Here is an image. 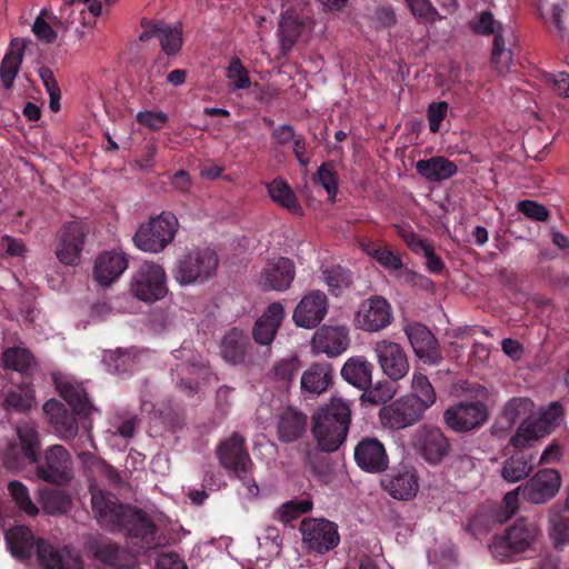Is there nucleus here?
I'll use <instances>...</instances> for the list:
<instances>
[{
  "label": "nucleus",
  "instance_id": "7c9ffc66",
  "mask_svg": "<svg viewBox=\"0 0 569 569\" xmlns=\"http://www.w3.org/2000/svg\"><path fill=\"white\" fill-rule=\"evenodd\" d=\"M249 349L250 339L248 335L239 328H232L227 331L220 342L221 358L231 366L243 365Z\"/></svg>",
  "mask_w": 569,
  "mask_h": 569
},
{
  "label": "nucleus",
  "instance_id": "bf43d9fd",
  "mask_svg": "<svg viewBox=\"0 0 569 569\" xmlns=\"http://www.w3.org/2000/svg\"><path fill=\"white\" fill-rule=\"evenodd\" d=\"M517 210L526 218L538 222H547L550 218V212L541 203L533 200H521L517 203Z\"/></svg>",
  "mask_w": 569,
  "mask_h": 569
},
{
  "label": "nucleus",
  "instance_id": "c756f323",
  "mask_svg": "<svg viewBox=\"0 0 569 569\" xmlns=\"http://www.w3.org/2000/svg\"><path fill=\"white\" fill-rule=\"evenodd\" d=\"M3 538L7 549L19 561L29 560L37 551L38 539L27 526L18 525L9 528L4 531Z\"/></svg>",
  "mask_w": 569,
  "mask_h": 569
},
{
  "label": "nucleus",
  "instance_id": "0eeeda50",
  "mask_svg": "<svg viewBox=\"0 0 569 569\" xmlns=\"http://www.w3.org/2000/svg\"><path fill=\"white\" fill-rule=\"evenodd\" d=\"M130 290L137 299L144 302L164 298L168 288L163 268L154 262H143L131 278Z\"/></svg>",
  "mask_w": 569,
  "mask_h": 569
},
{
  "label": "nucleus",
  "instance_id": "680f3d73",
  "mask_svg": "<svg viewBox=\"0 0 569 569\" xmlns=\"http://www.w3.org/2000/svg\"><path fill=\"white\" fill-rule=\"evenodd\" d=\"M168 114L163 111H139L136 121L151 131H160L168 122Z\"/></svg>",
  "mask_w": 569,
  "mask_h": 569
},
{
  "label": "nucleus",
  "instance_id": "13d9d810",
  "mask_svg": "<svg viewBox=\"0 0 569 569\" xmlns=\"http://www.w3.org/2000/svg\"><path fill=\"white\" fill-rule=\"evenodd\" d=\"M395 395V388L389 382H378L373 388H368L361 396L363 402L371 405L386 403Z\"/></svg>",
  "mask_w": 569,
  "mask_h": 569
},
{
  "label": "nucleus",
  "instance_id": "423d86ee",
  "mask_svg": "<svg viewBox=\"0 0 569 569\" xmlns=\"http://www.w3.org/2000/svg\"><path fill=\"white\" fill-rule=\"evenodd\" d=\"M219 263L217 252L211 248L189 250L177 261L176 279L182 284L210 278Z\"/></svg>",
  "mask_w": 569,
  "mask_h": 569
},
{
  "label": "nucleus",
  "instance_id": "58836bf2",
  "mask_svg": "<svg viewBox=\"0 0 569 569\" xmlns=\"http://www.w3.org/2000/svg\"><path fill=\"white\" fill-rule=\"evenodd\" d=\"M532 459L530 453L517 451L503 461L501 477L511 483L526 479L533 470Z\"/></svg>",
  "mask_w": 569,
  "mask_h": 569
},
{
  "label": "nucleus",
  "instance_id": "f8f14e48",
  "mask_svg": "<svg viewBox=\"0 0 569 569\" xmlns=\"http://www.w3.org/2000/svg\"><path fill=\"white\" fill-rule=\"evenodd\" d=\"M426 410L416 397L405 396L380 409V419L385 427L405 429L417 423Z\"/></svg>",
  "mask_w": 569,
  "mask_h": 569
},
{
  "label": "nucleus",
  "instance_id": "ddd939ff",
  "mask_svg": "<svg viewBox=\"0 0 569 569\" xmlns=\"http://www.w3.org/2000/svg\"><path fill=\"white\" fill-rule=\"evenodd\" d=\"M487 419V406L480 401H462L443 412V420L448 428L459 433L479 428Z\"/></svg>",
  "mask_w": 569,
  "mask_h": 569
},
{
  "label": "nucleus",
  "instance_id": "603ef678",
  "mask_svg": "<svg viewBox=\"0 0 569 569\" xmlns=\"http://www.w3.org/2000/svg\"><path fill=\"white\" fill-rule=\"evenodd\" d=\"M300 366V360L297 356L281 359L276 362L272 368L273 377L276 380L282 382L286 386H289L295 376L298 373Z\"/></svg>",
  "mask_w": 569,
  "mask_h": 569
},
{
  "label": "nucleus",
  "instance_id": "0e129e2a",
  "mask_svg": "<svg viewBox=\"0 0 569 569\" xmlns=\"http://www.w3.org/2000/svg\"><path fill=\"white\" fill-rule=\"evenodd\" d=\"M470 28L477 34L489 36L500 33V24L495 20L490 11H482L476 21L470 23Z\"/></svg>",
  "mask_w": 569,
  "mask_h": 569
},
{
  "label": "nucleus",
  "instance_id": "2eb2a0df",
  "mask_svg": "<svg viewBox=\"0 0 569 569\" xmlns=\"http://www.w3.org/2000/svg\"><path fill=\"white\" fill-rule=\"evenodd\" d=\"M142 32L139 40L147 42L152 38H157L161 50L168 56H176L182 48L183 37L180 23L171 26L162 20H150L142 18L140 21Z\"/></svg>",
  "mask_w": 569,
  "mask_h": 569
},
{
  "label": "nucleus",
  "instance_id": "c85d7f7f",
  "mask_svg": "<svg viewBox=\"0 0 569 569\" xmlns=\"http://www.w3.org/2000/svg\"><path fill=\"white\" fill-rule=\"evenodd\" d=\"M309 426L308 416L292 407L284 409L277 420V437L282 443H292L300 440Z\"/></svg>",
  "mask_w": 569,
  "mask_h": 569
},
{
  "label": "nucleus",
  "instance_id": "774afa93",
  "mask_svg": "<svg viewBox=\"0 0 569 569\" xmlns=\"http://www.w3.org/2000/svg\"><path fill=\"white\" fill-rule=\"evenodd\" d=\"M156 569H188L184 560L176 552L162 553L158 557Z\"/></svg>",
  "mask_w": 569,
  "mask_h": 569
},
{
  "label": "nucleus",
  "instance_id": "f704fd0d",
  "mask_svg": "<svg viewBox=\"0 0 569 569\" xmlns=\"http://www.w3.org/2000/svg\"><path fill=\"white\" fill-rule=\"evenodd\" d=\"M417 172L430 182H440L448 180L458 172L455 162L442 156L431 157L429 159L418 160L416 163Z\"/></svg>",
  "mask_w": 569,
  "mask_h": 569
},
{
  "label": "nucleus",
  "instance_id": "ea45409f",
  "mask_svg": "<svg viewBox=\"0 0 569 569\" xmlns=\"http://www.w3.org/2000/svg\"><path fill=\"white\" fill-rule=\"evenodd\" d=\"M267 189L273 202L280 204L292 214H303V209L296 193L283 178L277 177L267 186Z\"/></svg>",
  "mask_w": 569,
  "mask_h": 569
},
{
  "label": "nucleus",
  "instance_id": "4c0bfd02",
  "mask_svg": "<svg viewBox=\"0 0 569 569\" xmlns=\"http://www.w3.org/2000/svg\"><path fill=\"white\" fill-rule=\"evenodd\" d=\"M140 351L136 347L106 351L103 362L112 373H127L138 367Z\"/></svg>",
  "mask_w": 569,
  "mask_h": 569
},
{
  "label": "nucleus",
  "instance_id": "6e6552de",
  "mask_svg": "<svg viewBox=\"0 0 569 569\" xmlns=\"http://www.w3.org/2000/svg\"><path fill=\"white\" fill-rule=\"evenodd\" d=\"M222 468L249 486L252 460L246 447V439L238 432L222 440L216 449Z\"/></svg>",
  "mask_w": 569,
  "mask_h": 569
},
{
  "label": "nucleus",
  "instance_id": "cd10ccee",
  "mask_svg": "<svg viewBox=\"0 0 569 569\" xmlns=\"http://www.w3.org/2000/svg\"><path fill=\"white\" fill-rule=\"evenodd\" d=\"M284 319V309L280 302L270 303L256 320L252 338L260 346H270Z\"/></svg>",
  "mask_w": 569,
  "mask_h": 569
},
{
  "label": "nucleus",
  "instance_id": "e2e57ef3",
  "mask_svg": "<svg viewBox=\"0 0 569 569\" xmlns=\"http://www.w3.org/2000/svg\"><path fill=\"white\" fill-rule=\"evenodd\" d=\"M449 104L446 101L431 102L427 108V119L429 130L437 133L440 130L441 123L447 117Z\"/></svg>",
  "mask_w": 569,
  "mask_h": 569
},
{
  "label": "nucleus",
  "instance_id": "a878e982",
  "mask_svg": "<svg viewBox=\"0 0 569 569\" xmlns=\"http://www.w3.org/2000/svg\"><path fill=\"white\" fill-rule=\"evenodd\" d=\"M128 264L129 260L124 252H101L94 262L93 278L100 286L108 287L127 270Z\"/></svg>",
  "mask_w": 569,
  "mask_h": 569
},
{
  "label": "nucleus",
  "instance_id": "20e7f679",
  "mask_svg": "<svg viewBox=\"0 0 569 569\" xmlns=\"http://www.w3.org/2000/svg\"><path fill=\"white\" fill-rule=\"evenodd\" d=\"M351 423L350 405L333 397L312 416V435L323 452H335L346 441Z\"/></svg>",
  "mask_w": 569,
  "mask_h": 569
},
{
  "label": "nucleus",
  "instance_id": "a211bd4d",
  "mask_svg": "<svg viewBox=\"0 0 569 569\" xmlns=\"http://www.w3.org/2000/svg\"><path fill=\"white\" fill-rule=\"evenodd\" d=\"M392 309L381 296H372L360 303L356 315L358 327L365 331L377 332L391 323Z\"/></svg>",
  "mask_w": 569,
  "mask_h": 569
},
{
  "label": "nucleus",
  "instance_id": "7ed1b4c3",
  "mask_svg": "<svg viewBox=\"0 0 569 569\" xmlns=\"http://www.w3.org/2000/svg\"><path fill=\"white\" fill-rule=\"evenodd\" d=\"M58 390L72 411H69L61 401L50 399L43 405L48 423L64 440L74 438L78 435L79 426L89 432L92 428L91 416L98 409L90 401L84 386L68 381L59 383Z\"/></svg>",
  "mask_w": 569,
  "mask_h": 569
},
{
  "label": "nucleus",
  "instance_id": "9b49d317",
  "mask_svg": "<svg viewBox=\"0 0 569 569\" xmlns=\"http://www.w3.org/2000/svg\"><path fill=\"white\" fill-rule=\"evenodd\" d=\"M302 542L309 550L323 555L340 543L337 523L326 518H305L299 527Z\"/></svg>",
  "mask_w": 569,
  "mask_h": 569
},
{
  "label": "nucleus",
  "instance_id": "09e8293b",
  "mask_svg": "<svg viewBox=\"0 0 569 569\" xmlns=\"http://www.w3.org/2000/svg\"><path fill=\"white\" fill-rule=\"evenodd\" d=\"M315 180L327 191L331 200L336 199L339 189V178L332 161H326L318 168Z\"/></svg>",
  "mask_w": 569,
  "mask_h": 569
},
{
  "label": "nucleus",
  "instance_id": "b1692460",
  "mask_svg": "<svg viewBox=\"0 0 569 569\" xmlns=\"http://www.w3.org/2000/svg\"><path fill=\"white\" fill-rule=\"evenodd\" d=\"M296 276L292 260L280 257L268 261L260 273L259 284L263 290L284 291L289 289Z\"/></svg>",
  "mask_w": 569,
  "mask_h": 569
},
{
  "label": "nucleus",
  "instance_id": "aec40b11",
  "mask_svg": "<svg viewBox=\"0 0 569 569\" xmlns=\"http://www.w3.org/2000/svg\"><path fill=\"white\" fill-rule=\"evenodd\" d=\"M381 485L383 489L397 500H411L416 497L419 482L415 468L399 465L390 469L383 477Z\"/></svg>",
  "mask_w": 569,
  "mask_h": 569
},
{
  "label": "nucleus",
  "instance_id": "c9c22d12",
  "mask_svg": "<svg viewBox=\"0 0 569 569\" xmlns=\"http://www.w3.org/2000/svg\"><path fill=\"white\" fill-rule=\"evenodd\" d=\"M373 366L365 357L357 356L347 360L341 369L342 378L360 390L372 386Z\"/></svg>",
  "mask_w": 569,
  "mask_h": 569
},
{
  "label": "nucleus",
  "instance_id": "2f4dec72",
  "mask_svg": "<svg viewBox=\"0 0 569 569\" xmlns=\"http://www.w3.org/2000/svg\"><path fill=\"white\" fill-rule=\"evenodd\" d=\"M173 356L177 360H184V362L178 363L174 369H171L172 381H177V386L186 395H194L198 390V381L190 377L184 378L182 375L194 373L199 368V362L192 350L187 346H182L180 349L176 350Z\"/></svg>",
  "mask_w": 569,
  "mask_h": 569
},
{
  "label": "nucleus",
  "instance_id": "6ab92c4d",
  "mask_svg": "<svg viewBox=\"0 0 569 569\" xmlns=\"http://www.w3.org/2000/svg\"><path fill=\"white\" fill-rule=\"evenodd\" d=\"M561 477L555 469H541L522 486V497L531 503H546L560 490Z\"/></svg>",
  "mask_w": 569,
  "mask_h": 569
},
{
  "label": "nucleus",
  "instance_id": "49530a36",
  "mask_svg": "<svg viewBox=\"0 0 569 569\" xmlns=\"http://www.w3.org/2000/svg\"><path fill=\"white\" fill-rule=\"evenodd\" d=\"M8 491L21 511L31 517H34L39 513L38 507L30 498L28 488L21 481H10L8 483Z\"/></svg>",
  "mask_w": 569,
  "mask_h": 569
},
{
  "label": "nucleus",
  "instance_id": "864d4df0",
  "mask_svg": "<svg viewBox=\"0 0 569 569\" xmlns=\"http://www.w3.org/2000/svg\"><path fill=\"white\" fill-rule=\"evenodd\" d=\"M366 251L386 269L400 270L403 268L401 257L387 248L368 246Z\"/></svg>",
  "mask_w": 569,
  "mask_h": 569
},
{
  "label": "nucleus",
  "instance_id": "338daca9",
  "mask_svg": "<svg viewBox=\"0 0 569 569\" xmlns=\"http://www.w3.org/2000/svg\"><path fill=\"white\" fill-rule=\"evenodd\" d=\"M298 137L291 124H280L272 129L271 139L278 147H284L289 142H293Z\"/></svg>",
  "mask_w": 569,
  "mask_h": 569
},
{
  "label": "nucleus",
  "instance_id": "412c9836",
  "mask_svg": "<svg viewBox=\"0 0 569 569\" xmlns=\"http://www.w3.org/2000/svg\"><path fill=\"white\" fill-rule=\"evenodd\" d=\"M406 336L416 356L428 365L442 361L440 346L432 332L421 323H412L405 328Z\"/></svg>",
  "mask_w": 569,
  "mask_h": 569
},
{
  "label": "nucleus",
  "instance_id": "393cba45",
  "mask_svg": "<svg viewBox=\"0 0 569 569\" xmlns=\"http://www.w3.org/2000/svg\"><path fill=\"white\" fill-rule=\"evenodd\" d=\"M37 559L43 569H83L81 557L69 549L60 551L42 538H38Z\"/></svg>",
  "mask_w": 569,
  "mask_h": 569
},
{
  "label": "nucleus",
  "instance_id": "f3484780",
  "mask_svg": "<svg viewBox=\"0 0 569 569\" xmlns=\"http://www.w3.org/2000/svg\"><path fill=\"white\" fill-rule=\"evenodd\" d=\"M373 351L382 372L398 381L409 372V360L405 349L397 342L383 339L375 343Z\"/></svg>",
  "mask_w": 569,
  "mask_h": 569
},
{
  "label": "nucleus",
  "instance_id": "8fccbe9b",
  "mask_svg": "<svg viewBox=\"0 0 569 569\" xmlns=\"http://www.w3.org/2000/svg\"><path fill=\"white\" fill-rule=\"evenodd\" d=\"M512 52L506 48V41L501 33H496L492 42L491 63L498 72H505L510 68Z\"/></svg>",
  "mask_w": 569,
  "mask_h": 569
},
{
  "label": "nucleus",
  "instance_id": "e433bc0d",
  "mask_svg": "<svg viewBox=\"0 0 569 569\" xmlns=\"http://www.w3.org/2000/svg\"><path fill=\"white\" fill-rule=\"evenodd\" d=\"M332 382V367L328 362H317L307 369L301 377V389L305 392L320 395Z\"/></svg>",
  "mask_w": 569,
  "mask_h": 569
},
{
  "label": "nucleus",
  "instance_id": "3c124183",
  "mask_svg": "<svg viewBox=\"0 0 569 569\" xmlns=\"http://www.w3.org/2000/svg\"><path fill=\"white\" fill-rule=\"evenodd\" d=\"M412 397H416L423 406V410L431 407L436 401V392L427 376L415 373L412 377Z\"/></svg>",
  "mask_w": 569,
  "mask_h": 569
},
{
  "label": "nucleus",
  "instance_id": "6e6d98bb",
  "mask_svg": "<svg viewBox=\"0 0 569 569\" xmlns=\"http://www.w3.org/2000/svg\"><path fill=\"white\" fill-rule=\"evenodd\" d=\"M397 234L405 241L407 247L416 254H426L433 246L423 240L419 234L412 230L406 229L399 224L395 226Z\"/></svg>",
  "mask_w": 569,
  "mask_h": 569
},
{
  "label": "nucleus",
  "instance_id": "5701e85b",
  "mask_svg": "<svg viewBox=\"0 0 569 569\" xmlns=\"http://www.w3.org/2000/svg\"><path fill=\"white\" fill-rule=\"evenodd\" d=\"M327 311V296L320 290H313L300 300L292 318L297 327L312 329L323 320Z\"/></svg>",
  "mask_w": 569,
  "mask_h": 569
},
{
  "label": "nucleus",
  "instance_id": "79ce46f5",
  "mask_svg": "<svg viewBox=\"0 0 569 569\" xmlns=\"http://www.w3.org/2000/svg\"><path fill=\"white\" fill-rule=\"evenodd\" d=\"M550 535L556 547L569 543V511L553 506L550 510Z\"/></svg>",
  "mask_w": 569,
  "mask_h": 569
},
{
  "label": "nucleus",
  "instance_id": "052dcab7",
  "mask_svg": "<svg viewBox=\"0 0 569 569\" xmlns=\"http://www.w3.org/2000/svg\"><path fill=\"white\" fill-rule=\"evenodd\" d=\"M522 492V486H519L512 491L505 495L499 511L496 515V520L500 523L509 520L518 510L519 507V492Z\"/></svg>",
  "mask_w": 569,
  "mask_h": 569
},
{
  "label": "nucleus",
  "instance_id": "f03ea898",
  "mask_svg": "<svg viewBox=\"0 0 569 569\" xmlns=\"http://www.w3.org/2000/svg\"><path fill=\"white\" fill-rule=\"evenodd\" d=\"M91 502L98 522L111 532H121L138 550L157 545L158 528L141 509L119 503L102 492L93 493Z\"/></svg>",
  "mask_w": 569,
  "mask_h": 569
},
{
  "label": "nucleus",
  "instance_id": "473e14b6",
  "mask_svg": "<svg viewBox=\"0 0 569 569\" xmlns=\"http://www.w3.org/2000/svg\"><path fill=\"white\" fill-rule=\"evenodd\" d=\"M87 553L104 566L118 568L122 566L123 551L109 539L100 536H89L84 542Z\"/></svg>",
  "mask_w": 569,
  "mask_h": 569
},
{
  "label": "nucleus",
  "instance_id": "a18cd8bd",
  "mask_svg": "<svg viewBox=\"0 0 569 569\" xmlns=\"http://www.w3.org/2000/svg\"><path fill=\"white\" fill-rule=\"evenodd\" d=\"M302 30V24L289 12L282 16L279 22V38L283 50H290Z\"/></svg>",
  "mask_w": 569,
  "mask_h": 569
},
{
  "label": "nucleus",
  "instance_id": "f257e3e1",
  "mask_svg": "<svg viewBox=\"0 0 569 569\" xmlns=\"http://www.w3.org/2000/svg\"><path fill=\"white\" fill-rule=\"evenodd\" d=\"M17 436L19 442L9 443L2 452L8 469H20L29 463L36 466V475L42 481L57 486H66L71 481L72 461L63 446L53 445L40 453L39 432L29 422L18 425Z\"/></svg>",
  "mask_w": 569,
  "mask_h": 569
},
{
  "label": "nucleus",
  "instance_id": "1a4fd4ad",
  "mask_svg": "<svg viewBox=\"0 0 569 569\" xmlns=\"http://www.w3.org/2000/svg\"><path fill=\"white\" fill-rule=\"evenodd\" d=\"M562 417V405L559 401L551 402L538 418L519 425L516 433L510 439V443L517 449L526 447L531 440L549 435L560 425Z\"/></svg>",
  "mask_w": 569,
  "mask_h": 569
},
{
  "label": "nucleus",
  "instance_id": "4d7b16f0",
  "mask_svg": "<svg viewBox=\"0 0 569 569\" xmlns=\"http://www.w3.org/2000/svg\"><path fill=\"white\" fill-rule=\"evenodd\" d=\"M227 77L234 89H248L251 84L248 70L238 57H233L227 69Z\"/></svg>",
  "mask_w": 569,
  "mask_h": 569
},
{
  "label": "nucleus",
  "instance_id": "bb28decb",
  "mask_svg": "<svg viewBox=\"0 0 569 569\" xmlns=\"http://www.w3.org/2000/svg\"><path fill=\"white\" fill-rule=\"evenodd\" d=\"M348 345L349 337L343 327L322 326L315 332L311 341L316 353H326L329 358L341 355Z\"/></svg>",
  "mask_w": 569,
  "mask_h": 569
},
{
  "label": "nucleus",
  "instance_id": "5fc2aeb1",
  "mask_svg": "<svg viewBox=\"0 0 569 569\" xmlns=\"http://www.w3.org/2000/svg\"><path fill=\"white\" fill-rule=\"evenodd\" d=\"M32 406V397L24 393L22 390L11 389L3 399V408L7 411L27 412Z\"/></svg>",
  "mask_w": 569,
  "mask_h": 569
},
{
  "label": "nucleus",
  "instance_id": "39448f33",
  "mask_svg": "<svg viewBox=\"0 0 569 569\" xmlns=\"http://www.w3.org/2000/svg\"><path fill=\"white\" fill-rule=\"evenodd\" d=\"M178 227L179 222L174 213L162 211L139 226L133 236V242L142 251L161 252L174 239Z\"/></svg>",
  "mask_w": 569,
  "mask_h": 569
},
{
  "label": "nucleus",
  "instance_id": "de8ad7c7",
  "mask_svg": "<svg viewBox=\"0 0 569 569\" xmlns=\"http://www.w3.org/2000/svg\"><path fill=\"white\" fill-rule=\"evenodd\" d=\"M311 499H292L284 502L276 512L274 519L288 523L312 509Z\"/></svg>",
  "mask_w": 569,
  "mask_h": 569
},
{
  "label": "nucleus",
  "instance_id": "4be33fe9",
  "mask_svg": "<svg viewBox=\"0 0 569 569\" xmlns=\"http://www.w3.org/2000/svg\"><path fill=\"white\" fill-rule=\"evenodd\" d=\"M353 457L357 466L369 473L382 472L389 465V457L383 443L372 437H365L358 442Z\"/></svg>",
  "mask_w": 569,
  "mask_h": 569
},
{
  "label": "nucleus",
  "instance_id": "37998d69",
  "mask_svg": "<svg viewBox=\"0 0 569 569\" xmlns=\"http://www.w3.org/2000/svg\"><path fill=\"white\" fill-rule=\"evenodd\" d=\"M322 278L325 283L329 287L333 296H340L345 289L349 288L352 282V277L349 270L336 264L322 270Z\"/></svg>",
  "mask_w": 569,
  "mask_h": 569
},
{
  "label": "nucleus",
  "instance_id": "4468645a",
  "mask_svg": "<svg viewBox=\"0 0 569 569\" xmlns=\"http://www.w3.org/2000/svg\"><path fill=\"white\" fill-rule=\"evenodd\" d=\"M87 234L86 226L80 221L64 223L58 232L56 256L67 266H77L83 249Z\"/></svg>",
  "mask_w": 569,
  "mask_h": 569
},
{
  "label": "nucleus",
  "instance_id": "72a5a7b5",
  "mask_svg": "<svg viewBox=\"0 0 569 569\" xmlns=\"http://www.w3.org/2000/svg\"><path fill=\"white\" fill-rule=\"evenodd\" d=\"M26 41L22 39H13L0 63V79L4 89L12 88L14 79L20 70L23 61Z\"/></svg>",
  "mask_w": 569,
  "mask_h": 569
},
{
  "label": "nucleus",
  "instance_id": "dca6fc26",
  "mask_svg": "<svg viewBox=\"0 0 569 569\" xmlns=\"http://www.w3.org/2000/svg\"><path fill=\"white\" fill-rule=\"evenodd\" d=\"M417 450L431 466L440 465L451 452V440L440 428L421 427L417 432Z\"/></svg>",
  "mask_w": 569,
  "mask_h": 569
},
{
  "label": "nucleus",
  "instance_id": "9d476101",
  "mask_svg": "<svg viewBox=\"0 0 569 569\" xmlns=\"http://www.w3.org/2000/svg\"><path fill=\"white\" fill-rule=\"evenodd\" d=\"M538 531L535 521L519 518L505 530L503 535L496 537L492 551L503 557L523 552L535 543Z\"/></svg>",
  "mask_w": 569,
  "mask_h": 569
},
{
  "label": "nucleus",
  "instance_id": "a19ab883",
  "mask_svg": "<svg viewBox=\"0 0 569 569\" xmlns=\"http://www.w3.org/2000/svg\"><path fill=\"white\" fill-rule=\"evenodd\" d=\"M532 410L533 402L529 398H512L505 405L502 419L508 422V428H511L517 422L521 425L528 420H533L535 418L531 417Z\"/></svg>",
  "mask_w": 569,
  "mask_h": 569
},
{
  "label": "nucleus",
  "instance_id": "c03bdc74",
  "mask_svg": "<svg viewBox=\"0 0 569 569\" xmlns=\"http://www.w3.org/2000/svg\"><path fill=\"white\" fill-rule=\"evenodd\" d=\"M33 361L32 353L20 347L8 348L2 353L4 368L26 373L30 370Z\"/></svg>",
  "mask_w": 569,
  "mask_h": 569
},
{
  "label": "nucleus",
  "instance_id": "69168bd1",
  "mask_svg": "<svg viewBox=\"0 0 569 569\" xmlns=\"http://www.w3.org/2000/svg\"><path fill=\"white\" fill-rule=\"evenodd\" d=\"M71 505L69 496L62 490H51L46 496V508L51 512H66Z\"/></svg>",
  "mask_w": 569,
  "mask_h": 569
}]
</instances>
